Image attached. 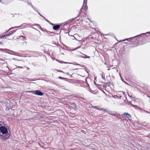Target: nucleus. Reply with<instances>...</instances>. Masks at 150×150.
<instances>
[{"label": "nucleus", "instance_id": "obj_40", "mask_svg": "<svg viewBox=\"0 0 150 150\" xmlns=\"http://www.w3.org/2000/svg\"><path fill=\"white\" fill-rule=\"evenodd\" d=\"M108 70H110V69H108Z\"/></svg>", "mask_w": 150, "mask_h": 150}, {"label": "nucleus", "instance_id": "obj_7", "mask_svg": "<svg viewBox=\"0 0 150 150\" xmlns=\"http://www.w3.org/2000/svg\"><path fill=\"white\" fill-rule=\"evenodd\" d=\"M122 117L123 118H125V117H126L128 118H131V115L128 113L127 112L124 113V114L122 115Z\"/></svg>", "mask_w": 150, "mask_h": 150}, {"label": "nucleus", "instance_id": "obj_28", "mask_svg": "<svg viewBox=\"0 0 150 150\" xmlns=\"http://www.w3.org/2000/svg\"><path fill=\"white\" fill-rule=\"evenodd\" d=\"M44 19H45V20H46L47 21V22H49V21H48L45 18H44Z\"/></svg>", "mask_w": 150, "mask_h": 150}, {"label": "nucleus", "instance_id": "obj_33", "mask_svg": "<svg viewBox=\"0 0 150 150\" xmlns=\"http://www.w3.org/2000/svg\"><path fill=\"white\" fill-rule=\"evenodd\" d=\"M81 41H82V40H81ZM79 41L80 42V40H79Z\"/></svg>", "mask_w": 150, "mask_h": 150}, {"label": "nucleus", "instance_id": "obj_12", "mask_svg": "<svg viewBox=\"0 0 150 150\" xmlns=\"http://www.w3.org/2000/svg\"><path fill=\"white\" fill-rule=\"evenodd\" d=\"M60 26L59 25H55L53 27V28L54 30H57L59 28Z\"/></svg>", "mask_w": 150, "mask_h": 150}, {"label": "nucleus", "instance_id": "obj_14", "mask_svg": "<svg viewBox=\"0 0 150 150\" xmlns=\"http://www.w3.org/2000/svg\"><path fill=\"white\" fill-rule=\"evenodd\" d=\"M108 109H104L103 108H101L99 110H101L103 111H105V112H107V111H108L107 110H108Z\"/></svg>", "mask_w": 150, "mask_h": 150}, {"label": "nucleus", "instance_id": "obj_20", "mask_svg": "<svg viewBox=\"0 0 150 150\" xmlns=\"http://www.w3.org/2000/svg\"><path fill=\"white\" fill-rule=\"evenodd\" d=\"M93 107H94V108L95 109H97V110H99L100 109H99L98 108H97V106H94Z\"/></svg>", "mask_w": 150, "mask_h": 150}, {"label": "nucleus", "instance_id": "obj_35", "mask_svg": "<svg viewBox=\"0 0 150 150\" xmlns=\"http://www.w3.org/2000/svg\"><path fill=\"white\" fill-rule=\"evenodd\" d=\"M75 39H76V40H77V39H76V38H75Z\"/></svg>", "mask_w": 150, "mask_h": 150}, {"label": "nucleus", "instance_id": "obj_16", "mask_svg": "<svg viewBox=\"0 0 150 150\" xmlns=\"http://www.w3.org/2000/svg\"><path fill=\"white\" fill-rule=\"evenodd\" d=\"M109 35V36H110V37H114V35L112 34H110V35H109V34H106V35Z\"/></svg>", "mask_w": 150, "mask_h": 150}, {"label": "nucleus", "instance_id": "obj_5", "mask_svg": "<svg viewBox=\"0 0 150 150\" xmlns=\"http://www.w3.org/2000/svg\"><path fill=\"white\" fill-rule=\"evenodd\" d=\"M0 51L3 52H6V53H8L11 54H12L11 53H9V51L11 52H12L13 53H16V52H14L12 50H9L7 49H4L0 48Z\"/></svg>", "mask_w": 150, "mask_h": 150}, {"label": "nucleus", "instance_id": "obj_9", "mask_svg": "<svg viewBox=\"0 0 150 150\" xmlns=\"http://www.w3.org/2000/svg\"><path fill=\"white\" fill-rule=\"evenodd\" d=\"M69 104L71 106V107L74 109H77V107L76 106V104L74 103L70 102Z\"/></svg>", "mask_w": 150, "mask_h": 150}, {"label": "nucleus", "instance_id": "obj_37", "mask_svg": "<svg viewBox=\"0 0 150 150\" xmlns=\"http://www.w3.org/2000/svg\"><path fill=\"white\" fill-rule=\"evenodd\" d=\"M82 8L81 9V11L82 10Z\"/></svg>", "mask_w": 150, "mask_h": 150}, {"label": "nucleus", "instance_id": "obj_22", "mask_svg": "<svg viewBox=\"0 0 150 150\" xmlns=\"http://www.w3.org/2000/svg\"><path fill=\"white\" fill-rule=\"evenodd\" d=\"M86 2H87V0H84L83 4H86Z\"/></svg>", "mask_w": 150, "mask_h": 150}, {"label": "nucleus", "instance_id": "obj_30", "mask_svg": "<svg viewBox=\"0 0 150 150\" xmlns=\"http://www.w3.org/2000/svg\"><path fill=\"white\" fill-rule=\"evenodd\" d=\"M128 96L129 97H132V96H130L129 94H128Z\"/></svg>", "mask_w": 150, "mask_h": 150}, {"label": "nucleus", "instance_id": "obj_4", "mask_svg": "<svg viewBox=\"0 0 150 150\" xmlns=\"http://www.w3.org/2000/svg\"><path fill=\"white\" fill-rule=\"evenodd\" d=\"M27 92L31 93L33 94H34L38 96H41L44 95V93L42 92L39 90L35 91L33 90L32 91H28Z\"/></svg>", "mask_w": 150, "mask_h": 150}, {"label": "nucleus", "instance_id": "obj_39", "mask_svg": "<svg viewBox=\"0 0 150 150\" xmlns=\"http://www.w3.org/2000/svg\"><path fill=\"white\" fill-rule=\"evenodd\" d=\"M77 65H79V64H77Z\"/></svg>", "mask_w": 150, "mask_h": 150}, {"label": "nucleus", "instance_id": "obj_21", "mask_svg": "<svg viewBox=\"0 0 150 150\" xmlns=\"http://www.w3.org/2000/svg\"><path fill=\"white\" fill-rule=\"evenodd\" d=\"M57 71L64 73V72L62 71V70H57Z\"/></svg>", "mask_w": 150, "mask_h": 150}, {"label": "nucleus", "instance_id": "obj_6", "mask_svg": "<svg viewBox=\"0 0 150 150\" xmlns=\"http://www.w3.org/2000/svg\"><path fill=\"white\" fill-rule=\"evenodd\" d=\"M107 112L108 114H109L111 115H112V116H116L117 117H118L119 116H120V115L118 114L115 113L112 111L110 110L107 111Z\"/></svg>", "mask_w": 150, "mask_h": 150}, {"label": "nucleus", "instance_id": "obj_17", "mask_svg": "<svg viewBox=\"0 0 150 150\" xmlns=\"http://www.w3.org/2000/svg\"><path fill=\"white\" fill-rule=\"evenodd\" d=\"M84 55H85L86 57H83V58H90V57L89 56H87L86 55V54H84Z\"/></svg>", "mask_w": 150, "mask_h": 150}, {"label": "nucleus", "instance_id": "obj_18", "mask_svg": "<svg viewBox=\"0 0 150 150\" xmlns=\"http://www.w3.org/2000/svg\"><path fill=\"white\" fill-rule=\"evenodd\" d=\"M36 118H38L39 119H41L43 118V117L42 116H40V117H36Z\"/></svg>", "mask_w": 150, "mask_h": 150}, {"label": "nucleus", "instance_id": "obj_25", "mask_svg": "<svg viewBox=\"0 0 150 150\" xmlns=\"http://www.w3.org/2000/svg\"><path fill=\"white\" fill-rule=\"evenodd\" d=\"M18 68H20L21 69L23 68V67H20V66L18 67Z\"/></svg>", "mask_w": 150, "mask_h": 150}, {"label": "nucleus", "instance_id": "obj_15", "mask_svg": "<svg viewBox=\"0 0 150 150\" xmlns=\"http://www.w3.org/2000/svg\"><path fill=\"white\" fill-rule=\"evenodd\" d=\"M58 78L59 79H63V80H65L66 79H67V78L62 77H61V76L59 77Z\"/></svg>", "mask_w": 150, "mask_h": 150}, {"label": "nucleus", "instance_id": "obj_41", "mask_svg": "<svg viewBox=\"0 0 150 150\" xmlns=\"http://www.w3.org/2000/svg\"><path fill=\"white\" fill-rule=\"evenodd\" d=\"M1 0H0V2H1Z\"/></svg>", "mask_w": 150, "mask_h": 150}, {"label": "nucleus", "instance_id": "obj_26", "mask_svg": "<svg viewBox=\"0 0 150 150\" xmlns=\"http://www.w3.org/2000/svg\"><path fill=\"white\" fill-rule=\"evenodd\" d=\"M122 92L123 93V94L124 95H125V92H123V91H122Z\"/></svg>", "mask_w": 150, "mask_h": 150}, {"label": "nucleus", "instance_id": "obj_27", "mask_svg": "<svg viewBox=\"0 0 150 150\" xmlns=\"http://www.w3.org/2000/svg\"><path fill=\"white\" fill-rule=\"evenodd\" d=\"M3 45V43L1 42H0V45Z\"/></svg>", "mask_w": 150, "mask_h": 150}, {"label": "nucleus", "instance_id": "obj_24", "mask_svg": "<svg viewBox=\"0 0 150 150\" xmlns=\"http://www.w3.org/2000/svg\"><path fill=\"white\" fill-rule=\"evenodd\" d=\"M80 47H78L77 48H75L74 50H76L77 49L80 48Z\"/></svg>", "mask_w": 150, "mask_h": 150}, {"label": "nucleus", "instance_id": "obj_11", "mask_svg": "<svg viewBox=\"0 0 150 150\" xmlns=\"http://www.w3.org/2000/svg\"><path fill=\"white\" fill-rule=\"evenodd\" d=\"M19 39L18 40V41H19L20 43H24V41L25 40H26L25 39V38H18Z\"/></svg>", "mask_w": 150, "mask_h": 150}, {"label": "nucleus", "instance_id": "obj_1", "mask_svg": "<svg viewBox=\"0 0 150 150\" xmlns=\"http://www.w3.org/2000/svg\"><path fill=\"white\" fill-rule=\"evenodd\" d=\"M0 133H1L2 134V136L1 137V139L3 140H6L8 139L10 137V133L8 132V131L5 126H1L0 127Z\"/></svg>", "mask_w": 150, "mask_h": 150}, {"label": "nucleus", "instance_id": "obj_2", "mask_svg": "<svg viewBox=\"0 0 150 150\" xmlns=\"http://www.w3.org/2000/svg\"><path fill=\"white\" fill-rule=\"evenodd\" d=\"M150 38H135V39L134 44L138 43L139 45H141L145 44L146 42H150V40H149Z\"/></svg>", "mask_w": 150, "mask_h": 150}, {"label": "nucleus", "instance_id": "obj_34", "mask_svg": "<svg viewBox=\"0 0 150 150\" xmlns=\"http://www.w3.org/2000/svg\"><path fill=\"white\" fill-rule=\"evenodd\" d=\"M121 96H120V98H121Z\"/></svg>", "mask_w": 150, "mask_h": 150}, {"label": "nucleus", "instance_id": "obj_3", "mask_svg": "<svg viewBox=\"0 0 150 150\" xmlns=\"http://www.w3.org/2000/svg\"><path fill=\"white\" fill-rule=\"evenodd\" d=\"M135 38H127L126 39L120 40V41H118L119 42H120L122 41H125L124 43H127L128 44H134V43H135V42H134L135 40H136L135 39Z\"/></svg>", "mask_w": 150, "mask_h": 150}, {"label": "nucleus", "instance_id": "obj_8", "mask_svg": "<svg viewBox=\"0 0 150 150\" xmlns=\"http://www.w3.org/2000/svg\"><path fill=\"white\" fill-rule=\"evenodd\" d=\"M150 34V32H147L146 33H142L141 34H140L139 35H137L135 36L133 38H137L138 37H145V34Z\"/></svg>", "mask_w": 150, "mask_h": 150}, {"label": "nucleus", "instance_id": "obj_36", "mask_svg": "<svg viewBox=\"0 0 150 150\" xmlns=\"http://www.w3.org/2000/svg\"><path fill=\"white\" fill-rule=\"evenodd\" d=\"M11 28H11L9 29V30H11Z\"/></svg>", "mask_w": 150, "mask_h": 150}, {"label": "nucleus", "instance_id": "obj_38", "mask_svg": "<svg viewBox=\"0 0 150 150\" xmlns=\"http://www.w3.org/2000/svg\"><path fill=\"white\" fill-rule=\"evenodd\" d=\"M60 38H59V40H60Z\"/></svg>", "mask_w": 150, "mask_h": 150}, {"label": "nucleus", "instance_id": "obj_10", "mask_svg": "<svg viewBox=\"0 0 150 150\" xmlns=\"http://www.w3.org/2000/svg\"><path fill=\"white\" fill-rule=\"evenodd\" d=\"M13 32H11V33H10L8 34L7 35V34H5L3 35H0V38H4L5 37H8L9 36L11 35L13 33Z\"/></svg>", "mask_w": 150, "mask_h": 150}, {"label": "nucleus", "instance_id": "obj_23", "mask_svg": "<svg viewBox=\"0 0 150 150\" xmlns=\"http://www.w3.org/2000/svg\"><path fill=\"white\" fill-rule=\"evenodd\" d=\"M38 14H39L40 16H42V17H43V18H45L44 16H42V15H41L40 14V13L38 12Z\"/></svg>", "mask_w": 150, "mask_h": 150}, {"label": "nucleus", "instance_id": "obj_13", "mask_svg": "<svg viewBox=\"0 0 150 150\" xmlns=\"http://www.w3.org/2000/svg\"><path fill=\"white\" fill-rule=\"evenodd\" d=\"M131 103H132V102H131V101H129V102L128 103V105H131L132 106H133V107H136L137 106V105H134L133 104H132Z\"/></svg>", "mask_w": 150, "mask_h": 150}, {"label": "nucleus", "instance_id": "obj_31", "mask_svg": "<svg viewBox=\"0 0 150 150\" xmlns=\"http://www.w3.org/2000/svg\"><path fill=\"white\" fill-rule=\"evenodd\" d=\"M66 74H67V75H69V73H66Z\"/></svg>", "mask_w": 150, "mask_h": 150}, {"label": "nucleus", "instance_id": "obj_29", "mask_svg": "<svg viewBox=\"0 0 150 150\" xmlns=\"http://www.w3.org/2000/svg\"><path fill=\"white\" fill-rule=\"evenodd\" d=\"M1 122L0 121V125H1Z\"/></svg>", "mask_w": 150, "mask_h": 150}, {"label": "nucleus", "instance_id": "obj_19", "mask_svg": "<svg viewBox=\"0 0 150 150\" xmlns=\"http://www.w3.org/2000/svg\"><path fill=\"white\" fill-rule=\"evenodd\" d=\"M59 63H68L65 62L63 61H59Z\"/></svg>", "mask_w": 150, "mask_h": 150}, {"label": "nucleus", "instance_id": "obj_32", "mask_svg": "<svg viewBox=\"0 0 150 150\" xmlns=\"http://www.w3.org/2000/svg\"><path fill=\"white\" fill-rule=\"evenodd\" d=\"M102 78L103 79V75H102Z\"/></svg>", "mask_w": 150, "mask_h": 150}]
</instances>
